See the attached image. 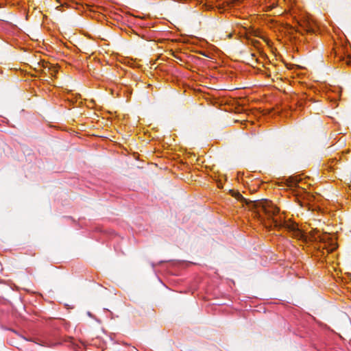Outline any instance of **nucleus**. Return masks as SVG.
<instances>
[{"label": "nucleus", "instance_id": "nucleus-1", "mask_svg": "<svg viewBox=\"0 0 351 351\" xmlns=\"http://www.w3.org/2000/svg\"><path fill=\"white\" fill-rule=\"evenodd\" d=\"M285 228L290 232L292 237L303 243L319 241L321 244L320 247L326 249L328 252H332L337 247L335 239L327 232L317 234L319 231L315 229L312 230L308 236L294 224L286 225Z\"/></svg>", "mask_w": 351, "mask_h": 351}, {"label": "nucleus", "instance_id": "nucleus-2", "mask_svg": "<svg viewBox=\"0 0 351 351\" xmlns=\"http://www.w3.org/2000/svg\"><path fill=\"white\" fill-rule=\"evenodd\" d=\"M257 208L258 212H263L268 218L273 217L279 212V209L271 202L267 199L258 202Z\"/></svg>", "mask_w": 351, "mask_h": 351}, {"label": "nucleus", "instance_id": "nucleus-3", "mask_svg": "<svg viewBox=\"0 0 351 351\" xmlns=\"http://www.w3.org/2000/svg\"><path fill=\"white\" fill-rule=\"evenodd\" d=\"M21 337L23 338L27 341H33L38 345L45 346V347H52L55 345L54 343L51 342L47 339H27L23 337Z\"/></svg>", "mask_w": 351, "mask_h": 351}, {"label": "nucleus", "instance_id": "nucleus-4", "mask_svg": "<svg viewBox=\"0 0 351 351\" xmlns=\"http://www.w3.org/2000/svg\"><path fill=\"white\" fill-rule=\"evenodd\" d=\"M70 346L74 351H86V345L82 341H75L72 340L70 342Z\"/></svg>", "mask_w": 351, "mask_h": 351}, {"label": "nucleus", "instance_id": "nucleus-5", "mask_svg": "<svg viewBox=\"0 0 351 351\" xmlns=\"http://www.w3.org/2000/svg\"><path fill=\"white\" fill-rule=\"evenodd\" d=\"M271 219H272V223L274 224V227H281L282 226H285V224H282L281 221H279L278 219H274V217H271Z\"/></svg>", "mask_w": 351, "mask_h": 351}, {"label": "nucleus", "instance_id": "nucleus-6", "mask_svg": "<svg viewBox=\"0 0 351 351\" xmlns=\"http://www.w3.org/2000/svg\"><path fill=\"white\" fill-rule=\"evenodd\" d=\"M232 195L234 196V197H236L239 200L244 199L243 196L238 192L232 191Z\"/></svg>", "mask_w": 351, "mask_h": 351}, {"label": "nucleus", "instance_id": "nucleus-7", "mask_svg": "<svg viewBox=\"0 0 351 351\" xmlns=\"http://www.w3.org/2000/svg\"><path fill=\"white\" fill-rule=\"evenodd\" d=\"M346 63L349 65H351V58L348 56L347 58V60H346Z\"/></svg>", "mask_w": 351, "mask_h": 351}, {"label": "nucleus", "instance_id": "nucleus-8", "mask_svg": "<svg viewBox=\"0 0 351 351\" xmlns=\"http://www.w3.org/2000/svg\"><path fill=\"white\" fill-rule=\"evenodd\" d=\"M307 30L309 31V32L313 31V27H308Z\"/></svg>", "mask_w": 351, "mask_h": 351}, {"label": "nucleus", "instance_id": "nucleus-9", "mask_svg": "<svg viewBox=\"0 0 351 351\" xmlns=\"http://www.w3.org/2000/svg\"><path fill=\"white\" fill-rule=\"evenodd\" d=\"M81 8L84 9V5H80V7H79V8H77V9H78L79 10H80V9H81Z\"/></svg>", "mask_w": 351, "mask_h": 351}]
</instances>
